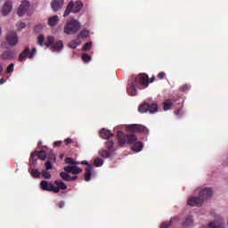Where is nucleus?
<instances>
[{
  "instance_id": "30",
  "label": "nucleus",
  "mask_w": 228,
  "mask_h": 228,
  "mask_svg": "<svg viewBox=\"0 0 228 228\" xmlns=\"http://www.w3.org/2000/svg\"><path fill=\"white\" fill-rule=\"evenodd\" d=\"M94 163L96 167H102V165H104V160H102L101 158H96Z\"/></svg>"
},
{
  "instance_id": "15",
  "label": "nucleus",
  "mask_w": 228,
  "mask_h": 228,
  "mask_svg": "<svg viewBox=\"0 0 228 228\" xmlns=\"http://www.w3.org/2000/svg\"><path fill=\"white\" fill-rule=\"evenodd\" d=\"M127 129L133 133H144L145 134L149 133V129H147L143 125H128Z\"/></svg>"
},
{
  "instance_id": "25",
  "label": "nucleus",
  "mask_w": 228,
  "mask_h": 228,
  "mask_svg": "<svg viewBox=\"0 0 228 228\" xmlns=\"http://www.w3.org/2000/svg\"><path fill=\"white\" fill-rule=\"evenodd\" d=\"M100 134H101L102 138H104L105 140L107 138H110V136H113V134L111 132H110V130H107L106 128H102L100 131Z\"/></svg>"
},
{
  "instance_id": "46",
  "label": "nucleus",
  "mask_w": 228,
  "mask_h": 228,
  "mask_svg": "<svg viewBox=\"0 0 228 228\" xmlns=\"http://www.w3.org/2000/svg\"><path fill=\"white\" fill-rule=\"evenodd\" d=\"M4 83H6V80L4 78L0 79V85H4Z\"/></svg>"
},
{
  "instance_id": "5",
  "label": "nucleus",
  "mask_w": 228,
  "mask_h": 228,
  "mask_svg": "<svg viewBox=\"0 0 228 228\" xmlns=\"http://www.w3.org/2000/svg\"><path fill=\"white\" fill-rule=\"evenodd\" d=\"M31 158L32 159H35V158H37V156L39 158V159H42L43 161L47 159H51V161H56V157L54 156V154H53V152H51V151L49 150H42L40 151H34L33 153H31Z\"/></svg>"
},
{
  "instance_id": "28",
  "label": "nucleus",
  "mask_w": 228,
  "mask_h": 228,
  "mask_svg": "<svg viewBox=\"0 0 228 228\" xmlns=\"http://www.w3.org/2000/svg\"><path fill=\"white\" fill-rule=\"evenodd\" d=\"M87 37H90V31L84 29L78 34L77 39L79 40V38H87Z\"/></svg>"
},
{
  "instance_id": "16",
  "label": "nucleus",
  "mask_w": 228,
  "mask_h": 228,
  "mask_svg": "<svg viewBox=\"0 0 228 228\" xmlns=\"http://www.w3.org/2000/svg\"><path fill=\"white\" fill-rule=\"evenodd\" d=\"M210 197H213V189L205 187L200 191V198H201L203 201L207 199H210Z\"/></svg>"
},
{
  "instance_id": "13",
  "label": "nucleus",
  "mask_w": 228,
  "mask_h": 228,
  "mask_svg": "<svg viewBox=\"0 0 228 228\" xmlns=\"http://www.w3.org/2000/svg\"><path fill=\"white\" fill-rule=\"evenodd\" d=\"M204 203V200H202L200 198V196L196 197V196H190L187 200V204L188 206H191V207H200L202 206V204Z\"/></svg>"
},
{
  "instance_id": "50",
  "label": "nucleus",
  "mask_w": 228,
  "mask_h": 228,
  "mask_svg": "<svg viewBox=\"0 0 228 228\" xmlns=\"http://www.w3.org/2000/svg\"><path fill=\"white\" fill-rule=\"evenodd\" d=\"M38 145H42V142H38Z\"/></svg>"
},
{
  "instance_id": "1",
  "label": "nucleus",
  "mask_w": 228,
  "mask_h": 228,
  "mask_svg": "<svg viewBox=\"0 0 228 228\" xmlns=\"http://www.w3.org/2000/svg\"><path fill=\"white\" fill-rule=\"evenodd\" d=\"M118 143L120 147L126 145V143H132V151L134 152H140L143 149V142H137L136 135L134 134H126L123 131L118 130L117 134Z\"/></svg>"
},
{
  "instance_id": "9",
  "label": "nucleus",
  "mask_w": 228,
  "mask_h": 228,
  "mask_svg": "<svg viewBox=\"0 0 228 228\" xmlns=\"http://www.w3.org/2000/svg\"><path fill=\"white\" fill-rule=\"evenodd\" d=\"M208 228H225V222L220 215H216L214 216V221H211L208 224Z\"/></svg>"
},
{
  "instance_id": "40",
  "label": "nucleus",
  "mask_w": 228,
  "mask_h": 228,
  "mask_svg": "<svg viewBox=\"0 0 228 228\" xmlns=\"http://www.w3.org/2000/svg\"><path fill=\"white\" fill-rule=\"evenodd\" d=\"M181 90H182V92H186V90H190V86H188V85H183V86L181 87Z\"/></svg>"
},
{
  "instance_id": "2",
  "label": "nucleus",
  "mask_w": 228,
  "mask_h": 228,
  "mask_svg": "<svg viewBox=\"0 0 228 228\" xmlns=\"http://www.w3.org/2000/svg\"><path fill=\"white\" fill-rule=\"evenodd\" d=\"M136 86L137 88H147V86H149V76L146 74H139L135 77L134 82L128 84L126 86V92L132 97H134L137 94Z\"/></svg>"
},
{
  "instance_id": "8",
  "label": "nucleus",
  "mask_w": 228,
  "mask_h": 228,
  "mask_svg": "<svg viewBox=\"0 0 228 228\" xmlns=\"http://www.w3.org/2000/svg\"><path fill=\"white\" fill-rule=\"evenodd\" d=\"M139 111L140 113L150 112L151 115L154 113H158V104L148 103L147 102H144V103L139 106Z\"/></svg>"
},
{
  "instance_id": "34",
  "label": "nucleus",
  "mask_w": 228,
  "mask_h": 228,
  "mask_svg": "<svg viewBox=\"0 0 228 228\" xmlns=\"http://www.w3.org/2000/svg\"><path fill=\"white\" fill-rule=\"evenodd\" d=\"M82 60H83V61H86V63H88V61H90V60H92V57L86 53H83Z\"/></svg>"
},
{
  "instance_id": "43",
  "label": "nucleus",
  "mask_w": 228,
  "mask_h": 228,
  "mask_svg": "<svg viewBox=\"0 0 228 228\" xmlns=\"http://www.w3.org/2000/svg\"><path fill=\"white\" fill-rule=\"evenodd\" d=\"M54 145H55V147H60V145H61V141H56L54 142Z\"/></svg>"
},
{
  "instance_id": "12",
  "label": "nucleus",
  "mask_w": 228,
  "mask_h": 228,
  "mask_svg": "<svg viewBox=\"0 0 228 228\" xmlns=\"http://www.w3.org/2000/svg\"><path fill=\"white\" fill-rule=\"evenodd\" d=\"M13 10V3L10 0H7L4 3L1 10L2 15L4 17H6L12 13V11Z\"/></svg>"
},
{
  "instance_id": "23",
  "label": "nucleus",
  "mask_w": 228,
  "mask_h": 228,
  "mask_svg": "<svg viewBox=\"0 0 228 228\" xmlns=\"http://www.w3.org/2000/svg\"><path fill=\"white\" fill-rule=\"evenodd\" d=\"M61 177L63 179V181H76L77 179V176H70L68 173L61 172Z\"/></svg>"
},
{
  "instance_id": "44",
  "label": "nucleus",
  "mask_w": 228,
  "mask_h": 228,
  "mask_svg": "<svg viewBox=\"0 0 228 228\" xmlns=\"http://www.w3.org/2000/svg\"><path fill=\"white\" fill-rule=\"evenodd\" d=\"M126 125H121V126H116L114 129L115 131H117V129H120V127H126Z\"/></svg>"
},
{
  "instance_id": "42",
  "label": "nucleus",
  "mask_w": 228,
  "mask_h": 228,
  "mask_svg": "<svg viewBox=\"0 0 228 228\" xmlns=\"http://www.w3.org/2000/svg\"><path fill=\"white\" fill-rule=\"evenodd\" d=\"M64 142H65L66 145H69V144L72 143V139L67 138V139H65Z\"/></svg>"
},
{
  "instance_id": "4",
  "label": "nucleus",
  "mask_w": 228,
  "mask_h": 228,
  "mask_svg": "<svg viewBox=\"0 0 228 228\" xmlns=\"http://www.w3.org/2000/svg\"><path fill=\"white\" fill-rule=\"evenodd\" d=\"M40 188L44 191H53V193H60V190H67V184L61 180H56L53 183L44 180L40 183Z\"/></svg>"
},
{
  "instance_id": "38",
  "label": "nucleus",
  "mask_w": 228,
  "mask_h": 228,
  "mask_svg": "<svg viewBox=\"0 0 228 228\" xmlns=\"http://www.w3.org/2000/svg\"><path fill=\"white\" fill-rule=\"evenodd\" d=\"M90 49H92V42L86 43L83 46V51H90Z\"/></svg>"
},
{
  "instance_id": "6",
  "label": "nucleus",
  "mask_w": 228,
  "mask_h": 228,
  "mask_svg": "<svg viewBox=\"0 0 228 228\" xmlns=\"http://www.w3.org/2000/svg\"><path fill=\"white\" fill-rule=\"evenodd\" d=\"M83 9V2L77 1V2H69L68 7L63 14V17H68L70 13H78Z\"/></svg>"
},
{
  "instance_id": "24",
  "label": "nucleus",
  "mask_w": 228,
  "mask_h": 228,
  "mask_svg": "<svg viewBox=\"0 0 228 228\" xmlns=\"http://www.w3.org/2000/svg\"><path fill=\"white\" fill-rule=\"evenodd\" d=\"M1 60H13V53L11 51H5L0 56Z\"/></svg>"
},
{
  "instance_id": "32",
  "label": "nucleus",
  "mask_w": 228,
  "mask_h": 228,
  "mask_svg": "<svg viewBox=\"0 0 228 228\" xmlns=\"http://www.w3.org/2000/svg\"><path fill=\"white\" fill-rule=\"evenodd\" d=\"M41 174H42L44 179H51V177H52L51 173L47 170L42 171Z\"/></svg>"
},
{
  "instance_id": "31",
  "label": "nucleus",
  "mask_w": 228,
  "mask_h": 228,
  "mask_svg": "<svg viewBox=\"0 0 228 228\" xmlns=\"http://www.w3.org/2000/svg\"><path fill=\"white\" fill-rule=\"evenodd\" d=\"M100 156H102V158H110L111 155L110 154V151L106 150H101Z\"/></svg>"
},
{
  "instance_id": "14",
  "label": "nucleus",
  "mask_w": 228,
  "mask_h": 228,
  "mask_svg": "<svg viewBox=\"0 0 228 228\" xmlns=\"http://www.w3.org/2000/svg\"><path fill=\"white\" fill-rule=\"evenodd\" d=\"M37 53V48L32 49V52L29 51V47L25 48V50L20 54V61H24L26 58L31 60Z\"/></svg>"
},
{
  "instance_id": "3",
  "label": "nucleus",
  "mask_w": 228,
  "mask_h": 228,
  "mask_svg": "<svg viewBox=\"0 0 228 228\" xmlns=\"http://www.w3.org/2000/svg\"><path fill=\"white\" fill-rule=\"evenodd\" d=\"M37 44L41 47H44V45L49 47V45H51L50 49L53 53H60V51L63 49V43L61 41L54 43V37L52 36L47 37L45 39L44 35H39L37 37Z\"/></svg>"
},
{
  "instance_id": "49",
  "label": "nucleus",
  "mask_w": 228,
  "mask_h": 228,
  "mask_svg": "<svg viewBox=\"0 0 228 228\" xmlns=\"http://www.w3.org/2000/svg\"><path fill=\"white\" fill-rule=\"evenodd\" d=\"M179 113H181V110L177 111V113H176L177 117H179Z\"/></svg>"
},
{
  "instance_id": "11",
  "label": "nucleus",
  "mask_w": 228,
  "mask_h": 228,
  "mask_svg": "<svg viewBox=\"0 0 228 228\" xmlns=\"http://www.w3.org/2000/svg\"><path fill=\"white\" fill-rule=\"evenodd\" d=\"M29 2L28 1H23L21 2V4H20L18 11H17V14L19 15V17H24V15H26V13H28V15H29Z\"/></svg>"
},
{
  "instance_id": "35",
  "label": "nucleus",
  "mask_w": 228,
  "mask_h": 228,
  "mask_svg": "<svg viewBox=\"0 0 228 228\" xmlns=\"http://www.w3.org/2000/svg\"><path fill=\"white\" fill-rule=\"evenodd\" d=\"M53 161H54V160L50 159L45 162V167L46 170H51L53 168Z\"/></svg>"
},
{
  "instance_id": "48",
  "label": "nucleus",
  "mask_w": 228,
  "mask_h": 228,
  "mask_svg": "<svg viewBox=\"0 0 228 228\" xmlns=\"http://www.w3.org/2000/svg\"><path fill=\"white\" fill-rule=\"evenodd\" d=\"M3 34V28L0 27V37Z\"/></svg>"
},
{
  "instance_id": "36",
  "label": "nucleus",
  "mask_w": 228,
  "mask_h": 228,
  "mask_svg": "<svg viewBox=\"0 0 228 228\" xmlns=\"http://www.w3.org/2000/svg\"><path fill=\"white\" fill-rule=\"evenodd\" d=\"M106 145H107L109 151H113V145H114L113 141L108 140V141L106 142Z\"/></svg>"
},
{
  "instance_id": "18",
  "label": "nucleus",
  "mask_w": 228,
  "mask_h": 228,
  "mask_svg": "<svg viewBox=\"0 0 228 228\" xmlns=\"http://www.w3.org/2000/svg\"><path fill=\"white\" fill-rule=\"evenodd\" d=\"M65 172H67L68 174H81V172H83V169H81V167H77V166H68L64 167Z\"/></svg>"
},
{
  "instance_id": "22",
  "label": "nucleus",
  "mask_w": 228,
  "mask_h": 228,
  "mask_svg": "<svg viewBox=\"0 0 228 228\" xmlns=\"http://www.w3.org/2000/svg\"><path fill=\"white\" fill-rule=\"evenodd\" d=\"M58 22H60V18L58 17V15H53L48 18V26H50V28H54V26H56Z\"/></svg>"
},
{
  "instance_id": "33",
  "label": "nucleus",
  "mask_w": 228,
  "mask_h": 228,
  "mask_svg": "<svg viewBox=\"0 0 228 228\" xmlns=\"http://www.w3.org/2000/svg\"><path fill=\"white\" fill-rule=\"evenodd\" d=\"M16 28H17V29H19V31H22V29H24V28H26V23L20 21V22L16 23Z\"/></svg>"
},
{
  "instance_id": "21",
  "label": "nucleus",
  "mask_w": 228,
  "mask_h": 228,
  "mask_svg": "<svg viewBox=\"0 0 228 228\" xmlns=\"http://www.w3.org/2000/svg\"><path fill=\"white\" fill-rule=\"evenodd\" d=\"M181 218L179 216H175L170 219V222H165L160 224V228H168L170 227V224H177Z\"/></svg>"
},
{
  "instance_id": "29",
  "label": "nucleus",
  "mask_w": 228,
  "mask_h": 228,
  "mask_svg": "<svg viewBox=\"0 0 228 228\" xmlns=\"http://www.w3.org/2000/svg\"><path fill=\"white\" fill-rule=\"evenodd\" d=\"M28 172L32 175V177L38 178L40 177L41 174L37 171V169H29Z\"/></svg>"
},
{
  "instance_id": "41",
  "label": "nucleus",
  "mask_w": 228,
  "mask_h": 228,
  "mask_svg": "<svg viewBox=\"0 0 228 228\" xmlns=\"http://www.w3.org/2000/svg\"><path fill=\"white\" fill-rule=\"evenodd\" d=\"M159 79H164L165 78V72H160L158 75Z\"/></svg>"
},
{
  "instance_id": "47",
  "label": "nucleus",
  "mask_w": 228,
  "mask_h": 228,
  "mask_svg": "<svg viewBox=\"0 0 228 228\" xmlns=\"http://www.w3.org/2000/svg\"><path fill=\"white\" fill-rule=\"evenodd\" d=\"M3 72V65L0 64V74Z\"/></svg>"
},
{
  "instance_id": "39",
  "label": "nucleus",
  "mask_w": 228,
  "mask_h": 228,
  "mask_svg": "<svg viewBox=\"0 0 228 228\" xmlns=\"http://www.w3.org/2000/svg\"><path fill=\"white\" fill-rule=\"evenodd\" d=\"M66 163H69L72 166L73 165H79V162H76V161L72 160V159H70V158L66 159Z\"/></svg>"
},
{
  "instance_id": "10",
  "label": "nucleus",
  "mask_w": 228,
  "mask_h": 228,
  "mask_svg": "<svg viewBox=\"0 0 228 228\" xmlns=\"http://www.w3.org/2000/svg\"><path fill=\"white\" fill-rule=\"evenodd\" d=\"M6 42L10 47H15L19 44V36L15 31H9L6 36Z\"/></svg>"
},
{
  "instance_id": "45",
  "label": "nucleus",
  "mask_w": 228,
  "mask_h": 228,
  "mask_svg": "<svg viewBox=\"0 0 228 228\" xmlns=\"http://www.w3.org/2000/svg\"><path fill=\"white\" fill-rule=\"evenodd\" d=\"M59 208H63V206H65V202L63 201H61L59 204H58Z\"/></svg>"
},
{
  "instance_id": "37",
  "label": "nucleus",
  "mask_w": 228,
  "mask_h": 228,
  "mask_svg": "<svg viewBox=\"0 0 228 228\" xmlns=\"http://www.w3.org/2000/svg\"><path fill=\"white\" fill-rule=\"evenodd\" d=\"M15 67V64L11 63L6 69L7 74H12V72H13V69Z\"/></svg>"
},
{
  "instance_id": "20",
  "label": "nucleus",
  "mask_w": 228,
  "mask_h": 228,
  "mask_svg": "<svg viewBox=\"0 0 228 228\" xmlns=\"http://www.w3.org/2000/svg\"><path fill=\"white\" fill-rule=\"evenodd\" d=\"M193 226V216H187L182 223V228H190Z\"/></svg>"
},
{
  "instance_id": "17",
  "label": "nucleus",
  "mask_w": 228,
  "mask_h": 228,
  "mask_svg": "<svg viewBox=\"0 0 228 228\" xmlns=\"http://www.w3.org/2000/svg\"><path fill=\"white\" fill-rule=\"evenodd\" d=\"M79 165H87L88 167L86 168V174H85V181L88 182L92 179V170L93 167L88 164V161L83 160L79 162Z\"/></svg>"
},
{
  "instance_id": "19",
  "label": "nucleus",
  "mask_w": 228,
  "mask_h": 228,
  "mask_svg": "<svg viewBox=\"0 0 228 228\" xmlns=\"http://www.w3.org/2000/svg\"><path fill=\"white\" fill-rule=\"evenodd\" d=\"M65 1L64 0H53L52 2V9L53 12H58L63 8Z\"/></svg>"
},
{
  "instance_id": "7",
  "label": "nucleus",
  "mask_w": 228,
  "mask_h": 228,
  "mask_svg": "<svg viewBox=\"0 0 228 228\" xmlns=\"http://www.w3.org/2000/svg\"><path fill=\"white\" fill-rule=\"evenodd\" d=\"M79 29H81V24H79V21L73 20L66 24L64 33L65 35H74L77 33Z\"/></svg>"
},
{
  "instance_id": "27",
  "label": "nucleus",
  "mask_w": 228,
  "mask_h": 228,
  "mask_svg": "<svg viewBox=\"0 0 228 228\" xmlns=\"http://www.w3.org/2000/svg\"><path fill=\"white\" fill-rule=\"evenodd\" d=\"M174 106V102H172V100H167L164 102V111H168V110H172V107Z\"/></svg>"
},
{
  "instance_id": "26",
  "label": "nucleus",
  "mask_w": 228,
  "mask_h": 228,
  "mask_svg": "<svg viewBox=\"0 0 228 228\" xmlns=\"http://www.w3.org/2000/svg\"><path fill=\"white\" fill-rule=\"evenodd\" d=\"M81 44V40L78 39H75V40H71L69 43V47H70V49H76L77 47V45H80Z\"/></svg>"
}]
</instances>
